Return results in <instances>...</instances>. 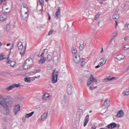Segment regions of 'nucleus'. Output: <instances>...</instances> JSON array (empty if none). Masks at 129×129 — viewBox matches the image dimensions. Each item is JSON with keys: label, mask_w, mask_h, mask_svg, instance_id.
I'll return each mask as SVG.
<instances>
[{"label": "nucleus", "mask_w": 129, "mask_h": 129, "mask_svg": "<svg viewBox=\"0 0 129 129\" xmlns=\"http://www.w3.org/2000/svg\"><path fill=\"white\" fill-rule=\"evenodd\" d=\"M13 105V101L6 99L4 96L0 95V106H2L4 108H8Z\"/></svg>", "instance_id": "obj_1"}, {"label": "nucleus", "mask_w": 129, "mask_h": 129, "mask_svg": "<svg viewBox=\"0 0 129 129\" xmlns=\"http://www.w3.org/2000/svg\"><path fill=\"white\" fill-rule=\"evenodd\" d=\"M48 53V49H45L44 52L42 53L41 54V59L39 61V64H44L46 61L47 62H51L52 61V56H51L50 54H48L47 57L45 58V57L44 56V55L45 53Z\"/></svg>", "instance_id": "obj_2"}, {"label": "nucleus", "mask_w": 129, "mask_h": 129, "mask_svg": "<svg viewBox=\"0 0 129 129\" xmlns=\"http://www.w3.org/2000/svg\"><path fill=\"white\" fill-rule=\"evenodd\" d=\"M33 63L34 61L33 59L31 58H28L26 60L25 62L23 65V69H25V70H26V69H29V68L31 67V66L33 65Z\"/></svg>", "instance_id": "obj_3"}, {"label": "nucleus", "mask_w": 129, "mask_h": 129, "mask_svg": "<svg viewBox=\"0 0 129 129\" xmlns=\"http://www.w3.org/2000/svg\"><path fill=\"white\" fill-rule=\"evenodd\" d=\"M95 84H97V80L93 77V75H91L90 78L88 80L87 86L89 87L92 84V86Z\"/></svg>", "instance_id": "obj_4"}, {"label": "nucleus", "mask_w": 129, "mask_h": 129, "mask_svg": "<svg viewBox=\"0 0 129 129\" xmlns=\"http://www.w3.org/2000/svg\"><path fill=\"white\" fill-rule=\"evenodd\" d=\"M59 75V72H56V70H54L52 73V83H57V81H58V76Z\"/></svg>", "instance_id": "obj_5"}, {"label": "nucleus", "mask_w": 129, "mask_h": 129, "mask_svg": "<svg viewBox=\"0 0 129 129\" xmlns=\"http://www.w3.org/2000/svg\"><path fill=\"white\" fill-rule=\"evenodd\" d=\"M23 43L22 42H19L18 44V51H20V54L21 56H24V55H25V52L26 51V49L23 50Z\"/></svg>", "instance_id": "obj_6"}, {"label": "nucleus", "mask_w": 129, "mask_h": 129, "mask_svg": "<svg viewBox=\"0 0 129 129\" xmlns=\"http://www.w3.org/2000/svg\"><path fill=\"white\" fill-rule=\"evenodd\" d=\"M61 12V8L58 7L57 11L55 13V19L56 20H60L61 19V14L60 13Z\"/></svg>", "instance_id": "obj_7"}, {"label": "nucleus", "mask_w": 129, "mask_h": 129, "mask_svg": "<svg viewBox=\"0 0 129 129\" xmlns=\"http://www.w3.org/2000/svg\"><path fill=\"white\" fill-rule=\"evenodd\" d=\"M109 102H110V100H109V99H106L104 101L102 107H109L110 104H109Z\"/></svg>", "instance_id": "obj_8"}, {"label": "nucleus", "mask_w": 129, "mask_h": 129, "mask_svg": "<svg viewBox=\"0 0 129 129\" xmlns=\"http://www.w3.org/2000/svg\"><path fill=\"white\" fill-rule=\"evenodd\" d=\"M67 91L69 95H71L73 93V87L71 85L69 84L68 85Z\"/></svg>", "instance_id": "obj_9"}, {"label": "nucleus", "mask_w": 129, "mask_h": 129, "mask_svg": "<svg viewBox=\"0 0 129 129\" xmlns=\"http://www.w3.org/2000/svg\"><path fill=\"white\" fill-rule=\"evenodd\" d=\"M74 61L76 63V64L80 63V61H81L80 56L78 55H75V58H74Z\"/></svg>", "instance_id": "obj_10"}, {"label": "nucleus", "mask_w": 129, "mask_h": 129, "mask_svg": "<svg viewBox=\"0 0 129 129\" xmlns=\"http://www.w3.org/2000/svg\"><path fill=\"white\" fill-rule=\"evenodd\" d=\"M16 88H17V84H15L6 88V90H7V91H11V90H13V89Z\"/></svg>", "instance_id": "obj_11"}, {"label": "nucleus", "mask_w": 129, "mask_h": 129, "mask_svg": "<svg viewBox=\"0 0 129 129\" xmlns=\"http://www.w3.org/2000/svg\"><path fill=\"white\" fill-rule=\"evenodd\" d=\"M7 62L8 64H10V66L11 67H14V66H15V64H16V62H15V61H12L10 60V57L9 56L7 58Z\"/></svg>", "instance_id": "obj_12"}, {"label": "nucleus", "mask_w": 129, "mask_h": 129, "mask_svg": "<svg viewBox=\"0 0 129 129\" xmlns=\"http://www.w3.org/2000/svg\"><path fill=\"white\" fill-rule=\"evenodd\" d=\"M20 13L21 18H22L23 20H26V19H28V18H29V13H28V12H25V15L24 16L22 15V10H21Z\"/></svg>", "instance_id": "obj_13"}, {"label": "nucleus", "mask_w": 129, "mask_h": 129, "mask_svg": "<svg viewBox=\"0 0 129 129\" xmlns=\"http://www.w3.org/2000/svg\"><path fill=\"white\" fill-rule=\"evenodd\" d=\"M5 21H7V15L3 14L0 15V21L5 22Z\"/></svg>", "instance_id": "obj_14"}, {"label": "nucleus", "mask_w": 129, "mask_h": 129, "mask_svg": "<svg viewBox=\"0 0 129 129\" xmlns=\"http://www.w3.org/2000/svg\"><path fill=\"white\" fill-rule=\"evenodd\" d=\"M47 116H48V112H45L43 113V114L41 116V120H42L43 121L46 120Z\"/></svg>", "instance_id": "obj_15"}, {"label": "nucleus", "mask_w": 129, "mask_h": 129, "mask_svg": "<svg viewBox=\"0 0 129 129\" xmlns=\"http://www.w3.org/2000/svg\"><path fill=\"white\" fill-rule=\"evenodd\" d=\"M117 124H116L115 122L111 123L109 124H108L107 126L108 128H114L115 127H116Z\"/></svg>", "instance_id": "obj_16"}, {"label": "nucleus", "mask_w": 129, "mask_h": 129, "mask_svg": "<svg viewBox=\"0 0 129 129\" xmlns=\"http://www.w3.org/2000/svg\"><path fill=\"white\" fill-rule=\"evenodd\" d=\"M124 116V114L123 113V111L122 110H120L117 112V117H123Z\"/></svg>", "instance_id": "obj_17"}, {"label": "nucleus", "mask_w": 129, "mask_h": 129, "mask_svg": "<svg viewBox=\"0 0 129 129\" xmlns=\"http://www.w3.org/2000/svg\"><path fill=\"white\" fill-rule=\"evenodd\" d=\"M125 56L122 54H119L116 56V59L118 60L119 61H120L121 60H123L124 59Z\"/></svg>", "instance_id": "obj_18"}, {"label": "nucleus", "mask_w": 129, "mask_h": 129, "mask_svg": "<svg viewBox=\"0 0 129 129\" xmlns=\"http://www.w3.org/2000/svg\"><path fill=\"white\" fill-rule=\"evenodd\" d=\"M114 79H116V78L114 77H113L112 78H110V77H108L107 78L104 79V82H107L108 81H111L112 80H113Z\"/></svg>", "instance_id": "obj_19"}, {"label": "nucleus", "mask_w": 129, "mask_h": 129, "mask_svg": "<svg viewBox=\"0 0 129 129\" xmlns=\"http://www.w3.org/2000/svg\"><path fill=\"white\" fill-rule=\"evenodd\" d=\"M89 121V115H87L86 116L85 118V122L84 123V126H86L87 125V123H88V122Z\"/></svg>", "instance_id": "obj_20"}, {"label": "nucleus", "mask_w": 129, "mask_h": 129, "mask_svg": "<svg viewBox=\"0 0 129 129\" xmlns=\"http://www.w3.org/2000/svg\"><path fill=\"white\" fill-rule=\"evenodd\" d=\"M4 59H7V56L5 52H3L0 54V61H3Z\"/></svg>", "instance_id": "obj_21"}, {"label": "nucleus", "mask_w": 129, "mask_h": 129, "mask_svg": "<svg viewBox=\"0 0 129 129\" xmlns=\"http://www.w3.org/2000/svg\"><path fill=\"white\" fill-rule=\"evenodd\" d=\"M35 113L34 111H32L30 112V113H27L25 115L26 118H30L31 116H33V114Z\"/></svg>", "instance_id": "obj_22"}, {"label": "nucleus", "mask_w": 129, "mask_h": 129, "mask_svg": "<svg viewBox=\"0 0 129 129\" xmlns=\"http://www.w3.org/2000/svg\"><path fill=\"white\" fill-rule=\"evenodd\" d=\"M23 99L24 98L23 97V96L19 95L17 96V101H18V102H20V101H23Z\"/></svg>", "instance_id": "obj_23"}, {"label": "nucleus", "mask_w": 129, "mask_h": 129, "mask_svg": "<svg viewBox=\"0 0 129 129\" xmlns=\"http://www.w3.org/2000/svg\"><path fill=\"white\" fill-rule=\"evenodd\" d=\"M72 52L73 54H75V56H76V54H77V49L76 48L73 47L72 48Z\"/></svg>", "instance_id": "obj_24"}, {"label": "nucleus", "mask_w": 129, "mask_h": 129, "mask_svg": "<svg viewBox=\"0 0 129 129\" xmlns=\"http://www.w3.org/2000/svg\"><path fill=\"white\" fill-rule=\"evenodd\" d=\"M118 34V32L117 31H115L113 33V38L111 39V41H110V43H111L112 41H113V39H114L115 37H116Z\"/></svg>", "instance_id": "obj_25"}, {"label": "nucleus", "mask_w": 129, "mask_h": 129, "mask_svg": "<svg viewBox=\"0 0 129 129\" xmlns=\"http://www.w3.org/2000/svg\"><path fill=\"white\" fill-rule=\"evenodd\" d=\"M81 66H82V67H83L84 66H85V59L84 58H82L81 60Z\"/></svg>", "instance_id": "obj_26"}, {"label": "nucleus", "mask_w": 129, "mask_h": 129, "mask_svg": "<svg viewBox=\"0 0 129 129\" xmlns=\"http://www.w3.org/2000/svg\"><path fill=\"white\" fill-rule=\"evenodd\" d=\"M25 81L27 83H31L32 80L31 78H26L25 79Z\"/></svg>", "instance_id": "obj_27"}, {"label": "nucleus", "mask_w": 129, "mask_h": 129, "mask_svg": "<svg viewBox=\"0 0 129 129\" xmlns=\"http://www.w3.org/2000/svg\"><path fill=\"white\" fill-rule=\"evenodd\" d=\"M6 108V109L5 110L4 114H5L6 115H8L10 114V110L9 109V107L7 108Z\"/></svg>", "instance_id": "obj_28"}, {"label": "nucleus", "mask_w": 129, "mask_h": 129, "mask_svg": "<svg viewBox=\"0 0 129 129\" xmlns=\"http://www.w3.org/2000/svg\"><path fill=\"white\" fill-rule=\"evenodd\" d=\"M122 93L124 96L129 95V90H126L125 91H123Z\"/></svg>", "instance_id": "obj_29"}, {"label": "nucleus", "mask_w": 129, "mask_h": 129, "mask_svg": "<svg viewBox=\"0 0 129 129\" xmlns=\"http://www.w3.org/2000/svg\"><path fill=\"white\" fill-rule=\"evenodd\" d=\"M47 98H49V94L44 95L42 97L43 100H47Z\"/></svg>", "instance_id": "obj_30"}, {"label": "nucleus", "mask_w": 129, "mask_h": 129, "mask_svg": "<svg viewBox=\"0 0 129 129\" xmlns=\"http://www.w3.org/2000/svg\"><path fill=\"white\" fill-rule=\"evenodd\" d=\"M41 72V69H36L33 72V74H37V73H40Z\"/></svg>", "instance_id": "obj_31"}, {"label": "nucleus", "mask_w": 129, "mask_h": 129, "mask_svg": "<svg viewBox=\"0 0 129 129\" xmlns=\"http://www.w3.org/2000/svg\"><path fill=\"white\" fill-rule=\"evenodd\" d=\"M84 43H83L82 44H81L80 45V51H83V50L84 49Z\"/></svg>", "instance_id": "obj_32"}, {"label": "nucleus", "mask_w": 129, "mask_h": 129, "mask_svg": "<svg viewBox=\"0 0 129 129\" xmlns=\"http://www.w3.org/2000/svg\"><path fill=\"white\" fill-rule=\"evenodd\" d=\"M100 60H101L100 62V65H102V64H103V63H104V61H105V58H104V57H102L101 59H100Z\"/></svg>", "instance_id": "obj_33"}, {"label": "nucleus", "mask_w": 129, "mask_h": 129, "mask_svg": "<svg viewBox=\"0 0 129 129\" xmlns=\"http://www.w3.org/2000/svg\"><path fill=\"white\" fill-rule=\"evenodd\" d=\"M17 112H19V111H20V110H21V106L20 105V104H18L17 105Z\"/></svg>", "instance_id": "obj_34"}, {"label": "nucleus", "mask_w": 129, "mask_h": 129, "mask_svg": "<svg viewBox=\"0 0 129 129\" xmlns=\"http://www.w3.org/2000/svg\"><path fill=\"white\" fill-rule=\"evenodd\" d=\"M41 7H44V3L45 1L44 0H39Z\"/></svg>", "instance_id": "obj_35"}, {"label": "nucleus", "mask_w": 129, "mask_h": 129, "mask_svg": "<svg viewBox=\"0 0 129 129\" xmlns=\"http://www.w3.org/2000/svg\"><path fill=\"white\" fill-rule=\"evenodd\" d=\"M100 16V15H99V13H97V14L95 15V20H97V19H98Z\"/></svg>", "instance_id": "obj_36"}, {"label": "nucleus", "mask_w": 129, "mask_h": 129, "mask_svg": "<svg viewBox=\"0 0 129 129\" xmlns=\"http://www.w3.org/2000/svg\"><path fill=\"white\" fill-rule=\"evenodd\" d=\"M6 30L7 31H10V30H11V25H10V24L7 25Z\"/></svg>", "instance_id": "obj_37"}, {"label": "nucleus", "mask_w": 129, "mask_h": 129, "mask_svg": "<svg viewBox=\"0 0 129 129\" xmlns=\"http://www.w3.org/2000/svg\"><path fill=\"white\" fill-rule=\"evenodd\" d=\"M96 88H97V86H96L94 88H93L92 87H89V90H91V91H92V90L95 89Z\"/></svg>", "instance_id": "obj_38"}, {"label": "nucleus", "mask_w": 129, "mask_h": 129, "mask_svg": "<svg viewBox=\"0 0 129 129\" xmlns=\"http://www.w3.org/2000/svg\"><path fill=\"white\" fill-rule=\"evenodd\" d=\"M40 77H41V76H38V77H34L33 78L34 79L33 80H32V81H34L35 79H38V78H40Z\"/></svg>", "instance_id": "obj_39"}, {"label": "nucleus", "mask_w": 129, "mask_h": 129, "mask_svg": "<svg viewBox=\"0 0 129 129\" xmlns=\"http://www.w3.org/2000/svg\"><path fill=\"white\" fill-rule=\"evenodd\" d=\"M127 49H129V45H126L124 46V50H127Z\"/></svg>", "instance_id": "obj_40"}, {"label": "nucleus", "mask_w": 129, "mask_h": 129, "mask_svg": "<svg viewBox=\"0 0 129 129\" xmlns=\"http://www.w3.org/2000/svg\"><path fill=\"white\" fill-rule=\"evenodd\" d=\"M54 31L53 30H50L49 32H48V35L49 36H50V35H52V34H53Z\"/></svg>", "instance_id": "obj_41"}, {"label": "nucleus", "mask_w": 129, "mask_h": 129, "mask_svg": "<svg viewBox=\"0 0 129 129\" xmlns=\"http://www.w3.org/2000/svg\"><path fill=\"white\" fill-rule=\"evenodd\" d=\"M117 17V16H116V14L112 16L113 19V20H116V17Z\"/></svg>", "instance_id": "obj_42"}, {"label": "nucleus", "mask_w": 129, "mask_h": 129, "mask_svg": "<svg viewBox=\"0 0 129 129\" xmlns=\"http://www.w3.org/2000/svg\"><path fill=\"white\" fill-rule=\"evenodd\" d=\"M14 114L16 115L17 114V108H16L14 109Z\"/></svg>", "instance_id": "obj_43"}, {"label": "nucleus", "mask_w": 129, "mask_h": 129, "mask_svg": "<svg viewBox=\"0 0 129 129\" xmlns=\"http://www.w3.org/2000/svg\"><path fill=\"white\" fill-rule=\"evenodd\" d=\"M22 121H23V122H26V117H23L22 118Z\"/></svg>", "instance_id": "obj_44"}, {"label": "nucleus", "mask_w": 129, "mask_h": 129, "mask_svg": "<svg viewBox=\"0 0 129 129\" xmlns=\"http://www.w3.org/2000/svg\"><path fill=\"white\" fill-rule=\"evenodd\" d=\"M91 129H96V126H95V125H93Z\"/></svg>", "instance_id": "obj_45"}, {"label": "nucleus", "mask_w": 129, "mask_h": 129, "mask_svg": "<svg viewBox=\"0 0 129 129\" xmlns=\"http://www.w3.org/2000/svg\"><path fill=\"white\" fill-rule=\"evenodd\" d=\"M41 13H42V12H44V6L41 7V9L40 10Z\"/></svg>", "instance_id": "obj_46"}, {"label": "nucleus", "mask_w": 129, "mask_h": 129, "mask_svg": "<svg viewBox=\"0 0 129 129\" xmlns=\"http://www.w3.org/2000/svg\"><path fill=\"white\" fill-rule=\"evenodd\" d=\"M128 39V36H126L124 38V41H126Z\"/></svg>", "instance_id": "obj_47"}, {"label": "nucleus", "mask_w": 129, "mask_h": 129, "mask_svg": "<svg viewBox=\"0 0 129 129\" xmlns=\"http://www.w3.org/2000/svg\"><path fill=\"white\" fill-rule=\"evenodd\" d=\"M99 67H100V65L98 64V65H97V66L95 67V68L96 69H97L98 68H99Z\"/></svg>", "instance_id": "obj_48"}, {"label": "nucleus", "mask_w": 129, "mask_h": 129, "mask_svg": "<svg viewBox=\"0 0 129 129\" xmlns=\"http://www.w3.org/2000/svg\"><path fill=\"white\" fill-rule=\"evenodd\" d=\"M11 47H12L11 49H13L14 48V47H15V44L14 43L12 44L11 45Z\"/></svg>", "instance_id": "obj_49"}, {"label": "nucleus", "mask_w": 129, "mask_h": 129, "mask_svg": "<svg viewBox=\"0 0 129 129\" xmlns=\"http://www.w3.org/2000/svg\"><path fill=\"white\" fill-rule=\"evenodd\" d=\"M10 12H11V9H9V11H5V13L6 14H8V13H10Z\"/></svg>", "instance_id": "obj_50"}, {"label": "nucleus", "mask_w": 129, "mask_h": 129, "mask_svg": "<svg viewBox=\"0 0 129 129\" xmlns=\"http://www.w3.org/2000/svg\"><path fill=\"white\" fill-rule=\"evenodd\" d=\"M47 68H48L49 70H51V68L50 67V66H48L47 67Z\"/></svg>", "instance_id": "obj_51"}, {"label": "nucleus", "mask_w": 129, "mask_h": 129, "mask_svg": "<svg viewBox=\"0 0 129 129\" xmlns=\"http://www.w3.org/2000/svg\"><path fill=\"white\" fill-rule=\"evenodd\" d=\"M21 86V85H20V84H17V88H19V87H20Z\"/></svg>", "instance_id": "obj_52"}, {"label": "nucleus", "mask_w": 129, "mask_h": 129, "mask_svg": "<svg viewBox=\"0 0 129 129\" xmlns=\"http://www.w3.org/2000/svg\"><path fill=\"white\" fill-rule=\"evenodd\" d=\"M99 129H108V128L107 127H105V128H100Z\"/></svg>", "instance_id": "obj_53"}, {"label": "nucleus", "mask_w": 129, "mask_h": 129, "mask_svg": "<svg viewBox=\"0 0 129 129\" xmlns=\"http://www.w3.org/2000/svg\"><path fill=\"white\" fill-rule=\"evenodd\" d=\"M48 20H49V21H50V20H51V16H48Z\"/></svg>", "instance_id": "obj_54"}, {"label": "nucleus", "mask_w": 129, "mask_h": 129, "mask_svg": "<svg viewBox=\"0 0 129 129\" xmlns=\"http://www.w3.org/2000/svg\"><path fill=\"white\" fill-rule=\"evenodd\" d=\"M103 48H102V49L101 50V53H103Z\"/></svg>", "instance_id": "obj_55"}, {"label": "nucleus", "mask_w": 129, "mask_h": 129, "mask_svg": "<svg viewBox=\"0 0 129 129\" xmlns=\"http://www.w3.org/2000/svg\"><path fill=\"white\" fill-rule=\"evenodd\" d=\"M7 46H11V43H8L7 44Z\"/></svg>", "instance_id": "obj_56"}, {"label": "nucleus", "mask_w": 129, "mask_h": 129, "mask_svg": "<svg viewBox=\"0 0 129 129\" xmlns=\"http://www.w3.org/2000/svg\"><path fill=\"white\" fill-rule=\"evenodd\" d=\"M99 4H100V5H102V4H103V2H99Z\"/></svg>", "instance_id": "obj_57"}, {"label": "nucleus", "mask_w": 129, "mask_h": 129, "mask_svg": "<svg viewBox=\"0 0 129 129\" xmlns=\"http://www.w3.org/2000/svg\"><path fill=\"white\" fill-rule=\"evenodd\" d=\"M115 25H116V26H117V21H115Z\"/></svg>", "instance_id": "obj_58"}, {"label": "nucleus", "mask_w": 129, "mask_h": 129, "mask_svg": "<svg viewBox=\"0 0 129 129\" xmlns=\"http://www.w3.org/2000/svg\"><path fill=\"white\" fill-rule=\"evenodd\" d=\"M6 11H7V10H10V8H6Z\"/></svg>", "instance_id": "obj_59"}, {"label": "nucleus", "mask_w": 129, "mask_h": 129, "mask_svg": "<svg viewBox=\"0 0 129 129\" xmlns=\"http://www.w3.org/2000/svg\"><path fill=\"white\" fill-rule=\"evenodd\" d=\"M6 1H7V0H2V1H1V2H2V3H3V2H6Z\"/></svg>", "instance_id": "obj_60"}, {"label": "nucleus", "mask_w": 129, "mask_h": 129, "mask_svg": "<svg viewBox=\"0 0 129 129\" xmlns=\"http://www.w3.org/2000/svg\"><path fill=\"white\" fill-rule=\"evenodd\" d=\"M59 3H61L62 2V0H58Z\"/></svg>", "instance_id": "obj_61"}, {"label": "nucleus", "mask_w": 129, "mask_h": 129, "mask_svg": "<svg viewBox=\"0 0 129 129\" xmlns=\"http://www.w3.org/2000/svg\"><path fill=\"white\" fill-rule=\"evenodd\" d=\"M89 112H90V113H91V112H92V110H90V111H89Z\"/></svg>", "instance_id": "obj_62"}, {"label": "nucleus", "mask_w": 129, "mask_h": 129, "mask_svg": "<svg viewBox=\"0 0 129 129\" xmlns=\"http://www.w3.org/2000/svg\"><path fill=\"white\" fill-rule=\"evenodd\" d=\"M45 2H46V3H48V2H49V0H45Z\"/></svg>", "instance_id": "obj_63"}, {"label": "nucleus", "mask_w": 129, "mask_h": 129, "mask_svg": "<svg viewBox=\"0 0 129 129\" xmlns=\"http://www.w3.org/2000/svg\"><path fill=\"white\" fill-rule=\"evenodd\" d=\"M2 44V42H0V47H1Z\"/></svg>", "instance_id": "obj_64"}]
</instances>
